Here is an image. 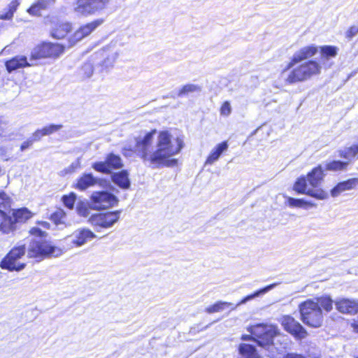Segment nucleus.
Listing matches in <instances>:
<instances>
[{"label":"nucleus","instance_id":"f257e3e1","mask_svg":"<svg viewBox=\"0 0 358 358\" xmlns=\"http://www.w3.org/2000/svg\"><path fill=\"white\" fill-rule=\"evenodd\" d=\"M184 143L182 138H174L168 131L152 129L141 132L123 148V155L131 157L135 155L145 164L153 168L173 167L178 160L174 157L178 155Z\"/></svg>","mask_w":358,"mask_h":358},{"label":"nucleus","instance_id":"f03ea898","mask_svg":"<svg viewBox=\"0 0 358 358\" xmlns=\"http://www.w3.org/2000/svg\"><path fill=\"white\" fill-rule=\"evenodd\" d=\"M31 235L36 238L32 240L27 249V256L29 258L43 259L47 257H58L62 255V250L44 239L46 233L39 228L33 227L30 230Z\"/></svg>","mask_w":358,"mask_h":358},{"label":"nucleus","instance_id":"7ed1b4c3","mask_svg":"<svg viewBox=\"0 0 358 358\" xmlns=\"http://www.w3.org/2000/svg\"><path fill=\"white\" fill-rule=\"evenodd\" d=\"M291 69L285 82L288 84H294L305 82L313 76L319 75L322 66L316 61L309 60Z\"/></svg>","mask_w":358,"mask_h":358},{"label":"nucleus","instance_id":"20e7f679","mask_svg":"<svg viewBox=\"0 0 358 358\" xmlns=\"http://www.w3.org/2000/svg\"><path fill=\"white\" fill-rule=\"evenodd\" d=\"M301 320L307 326L313 328L320 327L323 322L322 311L318 303L314 299H308L299 306Z\"/></svg>","mask_w":358,"mask_h":358},{"label":"nucleus","instance_id":"39448f33","mask_svg":"<svg viewBox=\"0 0 358 358\" xmlns=\"http://www.w3.org/2000/svg\"><path fill=\"white\" fill-rule=\"evenodd\" d=\"M110 0H76L73 4V11L78 17H88L103 10Z\"/></svg>","mask_w":358,"mask_h":358},{"label":"nucleus","instance_id":"423d86ee","mask_svg":"<svg viewBox=\"0 0 358 358\" xmlns=\"http://www.w3.org/2000/svg\"><path fill=\"white\" fill-rule=\"evenodd\" d=\"M26 248L24 245L14 247L1 260L0 266L3 269L20 271L25 267V264L20 259L25 255Z\"/></svg>","mask_w":358,"mask_h":358},{"label":"nucleus","instance_id":"0eeeda50","mask_svg":"<svg viewBox=\"0 0 358 358\" xmlns=\"http://www.w3.org/2000/svg\"><path fill=\"white\" fill-rule=\"evenodd\" d=\"M251 333L257 337L259 346L266 348L273 343V338L278 334V329L272 324H259L251 327Z\"/></svg>","mask_w":358,"mask_h":358},{"label":"nucleus","instance_id":"6e6552de","mask_svg":"<svg viewBox=\"0 0 358 358\" xmlns=\"http://www.w3.org/2000/svg\"><path fill=\"white\" fill-rule=\"evenodd\" d=\"M96 238V234L87 228H80L64 239L68 248H80Z\"/></svg>","mask_w":358,"mask_h":358},{"label":"nucleus","instance_id":"1a4fd4ad","mask_svg":"<svg viewBox=\"0 0 358 358\" xmlns=\"http://www.w3.org/2000/svg\"><path fill=\"white\" fill-rule=\"evenodd\" d=\"M117 198L111 193L94 192L90 196V207L96 210H104L117 205Z\"/></svg>","mask_w":358,"mask_h":358},{"label":"nucleus","instance_id":"9d476101","mask_svg":"<svg viewBox=\"0 0 358 358\" xmlns=\"http://www.w3.org/2000/svg\"><path fill=\"white\" fill-rule=\"evenodd\" d=\"M64 50V47L59 43H43L35 47L31 52L33 59L58 57Z\"/></svg>","mask_w":358,"mask_h":358},{"label":"nucleus","instance_id":"9b49d317","mask_svg":"<svg viewBox=\"0 0 358 358\" xmlns=\"http://www.w3.org/2000/svg\"><path fill=\"white\" fill-rule=\"evenodd\" d=\"M120 213V210L96 213L90 217L89 222L95 228L108 229L118 221Z\"/></svg>","mask_w":358,"mask_h":358},{"label":"nucleus","instance_id":"f8f14e48","mask_svg":"<svg viewBox=\"0 0 358 358\" xmlns=\"http://www.w3.org/2000/svg\"><path fill=\"white\" fill-rule=\"evenodd\" d=\"M281 324L285 330L297 339H303L307 336L306 330L294 317L289 315H285L281 318Z\"/></svg>","mask_w":358,"mask_h":358},{"label":"nucleus","instance_id":"ddd939ff","mask_svg":"<svg viewBox=\"0 0 358 358\" xmlns=\"http://www.w3.org/2000/svg\"><path fill=\"white\" fill-rule=\"evenodd\" d=\"M317 51V47L314 45H307L298 50L292 55L290 62L287 65L286 69L284 71L291 69V68L302 61L311 58Z\"/></svg>","mask_w":358,"mask_h":358},{"label":"nucleus","instance_id":"4468645a","mask_svg":"<svg viewBox=\"0 0 358 358\" xmlns=\"http://www.w3.org/2000/svg\"><path fill=\"white\" fill-rule=\"evenodd\" d=\"M103 22V20L97 19L80 27L70 38L71 45L90 35L95 29Z\"/></svg>","mask_w":358,"mask_h":358},{"label":"nucleus","instance_id":"2eb2a0df","mask_svg":"<svg viewBox=\"0 0 358 358\" xmlns=\"http://www.w3.org/2000/svg\"><path fill=\"white\" fill-rule=\"evenodd\" d=\"M338 311L343 314H355L358 312V301L347 298H339L334 301Z\"/></svg>","mask_w":358,"mask_h":358},{"label":"nucleus","instance_id":"dca6fc26","mask_svg":"<svg viewBox=\"0 0 358 358\" xmlns=\"http://www.w3.org/2000/svg\"><path fill=\"white\" fill-rule=\"evenodd\" d=\"M104 183L103 180L94 177L92 173H86L78 179L76 187L80 190H85L96 185L103 186Z\"/></svg>","mask_w":358,"mask_h":358},{"label":"nucleus","instance_id":"f3484780","mask_svg":"<svg viewBox=\"0 0 358 358\" xmlns=\"http://www.w3.org/2000/svg\"><path fill=\"white\" fill-rule=\"evenodd\" d=\"M358 186V178H351L339 182L331 190L332 197L338 196L342 192L355 189Z\"/></svg>","mask_w":358,"mask_h":358},{"label":"nucleus","instance_id":"a211bd4d","mask_svg":"<svg viewBox=\"0 0 358 358\" xmlns=\"http://www.w3.org/2000/svg\"><path fill=\"white\" fill-rule=\"evenodd\" d=\"M277 283L271 284L262 289H260L259 290L255 292L253 294L246 296L242 300H241L237 304L234 305V303H232L231 306H227V308H230L231 310H236L238 306L242 304H245L248 301L252 300L256 297L264 295L265 294L275 288L277 286Z\"/></svg>","mask_w":358,"mask_h":358},{"label":"nucleus","instance_id":"6ab92c4d","mask_svg":"<svg viewBox=\"0 0 358 358\" xmlns=\"http://www.w3.org/2000/svg\"><path fill=\"white\" fill-rule=\"evenodd\" d=\"M228 143L227 141L222 142L217 144L210 152V155L206 159L205 164H213L215 162H217L221 155L227 150L228 149Z\"/></svg>","mask_w":358,"mask_h":358},{"label":"nucleus","instance_id":"aec40b11","mask_svg":"<svg viewBox=\"0 0 358 358\" xmlns=\"http://www.w3.org/2000/svg\"><path fill=\"white\" fill-rule=\"evenodd\" d=\"M29 66L30 64L27 62V57L22 55H17L6 62V69L8 72Z\"/></svg>","mask_w":358,"mask_h":358},{"label":"nucleus","instance_id":"412c9836","mask_svg":"<svg viewBox=\"0 0 358 358\" xmlns=\"http://www.w3.org/2000/svg\"><path fill=\"white\" fill-rule=\"evenodd\" d=\"M324 176L323 168L322 166H318L308 173L307 180L311 187H317L323 180Z\"/></svg>","mask_w":358,"mask_h":358},{"label":"nucleus","instance_id":"4be33fe9","mask_svg":"<svg viewBox=\"0 0 358 358\" xmlns=\"http://www.w3.org/2000/svg\"><path fill=\"white\" fill-rule=\"evenodd\" d=\"M55 0H37L27 9V13L33 16H40L41 11L45 10L50 4L54 3Z\"/></svg>","mask_w":358,"mask_h":358},{"label":"nucleus","instance_id":"5701e85b","mask_svg":"<svg viewBox=\"0 0 358 358\" xmlns=\"http://www.w3.org/2000/svg\"><path fill=\"white\" fill-rule=\"evenodd\" d=\"M71 29V24L69 22H58L51 30V36L57 39L64 38Z\"/></svg>","mask_w":358,"mask_h":358},{"label":"nucleus","instance_id":"b1692460","mask_svg":"<svg viewBox=\"0 0 358 358\" xmlns=\"http://www.w3.org/2000/svg\"><path fill=\"white\" fill-rule=\"evenodd\" d=\"M62 128V124H50L41 129H37L34 133V138L36 141H39L43 136L50 135L55 132H57Z\"/></svg>","mask_w":358,"mask_h":358},{"label":"nucleus","instance_id":"393cba45","mask_svg":"<svg viewBox=\"0 0 358 358\" xmlns=\"http://www.w3.org/2000/svg\"><path fill=\"white\" fill-rule=\"evenodd\" d=\"M13 217H10L13 223V230L15 229V222H22L31 217L32 213L26 208L15 210L13 213Z\"/></svg>","mask_w":358,"mask_h":358},{"label":"nucleus","instance_id":"a878e982","mask_svg":"<svg viewBox=\"0 0 358 358\" xmlns=\"http://www.w3.org/2000/svg\"><path fill=\"white\" fill-rule=\"evenodd\" d=\"M238 358H258L255 348L250 344L241 343L238 347Z\"/></svg>","mask_w":358,"mask_h":358},{"label":"nucleus","instance_id":"bb28decb","mask_svg":"<svg viewBox=\"0 0 358 358\" xmlns=\"http://www.w3.org/2000/svg\"><path fill=\"white\" fill-rule=\"evenodd\" d=\"M112 180L114 183L123 189H127L130 186V181L128 178V173L126 171H122L119 173H115L112 176Z\"/></svg>","mask_w":358,"mask_h":358},{"label":"nucleus","instance_id":"cd10ccee","mask_svg":"<svg viewBox=\"0 0 358 358\" xmlns=\"http://www.w3.org/2000/svg\"><path fill=\"white\" fill-rule=\"evenodd\" d=\"M202 87L201 85L192 83H188L182 86L177 94L178 97L188 96L193 93H199L201 92Z\"/></svg>","mask_w":358,"mask_h":358},{"label":"nucleus","instance_id":"c85d7f7f","mask_svg":"<svg viewBox=\"0 0 358 358\" xmlns=\"http://www.w3.org/2000/svg\"><path fill=\"white\" fill-rule=\"evenodd\" d=\"M21 0H12L8 5L5 12L0 13V20H10L13 18L14 13L20 5Z\"/></svg>","mask_w":358,"mask_h":358},{"label":"nucleus","instance_id":"c756f323","mask_svg":"<svg viewBox=\"0 0 358 358\" xmlns=\"http://www.w3.org/2000/svg\"><path fill=\"white\" fill-rule=\"evenodd\" d=\"M287 203L292 208H301L304 209L315 206V205L310 201H308L302 199H294L289 196L287 197Z\"/></svg>","mask_w":358,"mask_h":358},{"label":"nucleus","instance_id":"7c9ffc66","mask_svg":"<svg viewBox=\"0 0 358 358\" xmlns=\"http://www.w3.org/2000/svg\"><path fill=\"white\" fill-rule=\"evenodd\" d=\"M13 223L10 218H6L5 213L0 210V230L3 233L8 234L13 231Z\"/></svg>","mask_w":358,"mask_h":358},{"label":"nucleus","instance_id":"2f4dec72","mask_svg":"<svg viewBox=\"0 0 358 358\" xmlns=\"http://www.w3.org/2000/svg\"><path fill=\"white\" fill-rule=\"evenodd\" d=\"M106 160L110 171H111V169H120L123 166L122 159L120 156L113 153L109 154L107 156Z\"/></svg>","mask_w":358,"mask_h":358},{"label":"nucleus","instance_id":"473e14b6","mask_svg":"<svg viewBox=\"0 0 358 358\" xmlns=\"http://www.w3.org/2000/svg\"><path fill=\"white\" fill-rule=\"evenodd\" d=\"M318 303L320 308H323L327 312H330L333 308V300L329 296H322L314 299Z\"/></svg>","mask_w":358,"mask_h":358},{"label":"nucleus","instance_id":"72a5a7b5","mask_svg":"<svg viewBox=\"0 0 358 358\" xmlns=\"http://www.w3.org/2000/svg\"><path fill=\"white\" fill-rule=\"evenodd\" d=\"M232 303L226 302V301H217L213 305L209 306L206 308L205 311L209 314L218 313L223 311L227 308V306H231Z\"/></svg>","mask_w":358,"mask_h":358},{"label":"nucleus","instance_id":"f704fd0d","mask_svg":"<svg viewBox=\"0 0 358 358\" xmlns=\"http://www.w3.org/2000/svg\"><path fill=\"white\" fill-rule=\"evenodd\" d=\"M306 194L319 200H325L329 197V194L326 191L313 187L308 189Z\"/></svg>","mask_w":358,"mask_h":358},{"label":"nucleus","instance_id":"c9c22d12","mask_svg":"<svg viewBox=\"0 0 358 358\" xmlns=\"http://www.w3.org/2000/svg\"><path fill=\"white\" fill-rule=\"evenodd\" d=\"M307 179L305 177L299 178L294 185V189L299 194H307L310 187L307 186Z\"/></svg>","mask_w":358,"mask_h":358},{"label":"nucleus","instance_id":"e433bc0d","mask_svg":"<svg viewBox=\"0 0 358 358\" xmlns=\"http://www.w3.org/2000/svg\"><path fill=\"white\" fill-rule=\"evenodd\" d=\"M348 164V162H343L341 161H332L330 162H327L325 164V168L327 170L337 171L345 169Z\"/></svg>","mask_w":358,"mask_h":358},{"label":"nucleus","instance_id":"4c0bfd02","mask_svg":"<svg viewBox=\"0 0 358 358\" xmlns=\"http://www.w3.org/2000/svg\"><path fill=\"white\" fill-rule=\"evenodd\" d=\"M94 73L93 65L90 63H85L79 70V75L83 79L89 78Z\"/></svg>","mask_w":358,"mask_h":358},{"label":"nucleus","instance_id":"58836bf2","mask_svg":"<svg viewBox=\"0 0 358 358\" xmlns=\"http://www.w3.org/2000/svg\"><path fill=\"white\" fill-rule=\"evenodd\" d=\"M322 57H334L337 55L338 48L334 46L324 45L320 47Z\"/></svg>","mask_w":358,"mask_h":358},{"label":"nucleus","instance_id":"ea45409f","mask_svg":"<svg viewBox=\"0 0 358 358\" xmlns=\"http://www.w3.org/2000/svg\"><path fill=\"white\" fill-rule=\"evenodd\" d=\"M51 219L57 225L64 224L66 219V213L62 209H58L51 215Z\"/></svg>","mask_w":358,"mask_h":358},{"label":"nucleus","instance_id":"a19ab883","mask_svg":"<svg viewBox=\"0 0 358 358\" xmlns=\"http://www.w3.org/2000/svg\"><path fill=\"white\" fill-rule=\"evenodd\" d=\"M92 168L98 171L103 173H110V169H108L106 160L105 162H94L92 165Z\"/></svg>","mask_w":358,"mask_h":358},{"label":"nucleus","instance_id":"79ce46f5","mask_svg":"<svg viewBox=\"0 0 358 358\" xmlns=\"http://www.w3.org/2000/svg\"><path fill=\"white\" fill-rule=\"evenodd\" d=\"M76 196L75 194L71 193L69 195H64L62 197V201L66 207L69 209H72L73 208L75 201H76Z\"/></svg>","mask_w":358,"mask_h":358},{"label":"nucleus","instance_id":"37998d69","mask_svg":"<svg viewBox=\"0 0 358 358\" xmlns=\"http://www.w3.org/2000/svg\"><path fill=\"white\" fill-rule=\"evenodd\" d=\"M76 211L78 215L83 217H87L90 213L87 205L83 202L78 203L76 206Z\"/></svg>","mask_w":358,"mask_h":358},{"label":"nucleus","instance_id":"c03bdc74","mask_svg":"<svg viewBox=\"0 0 358 358\" xmlns=\"http://www.w3.org/2000/svg\"><path fill=\"white\" fill-rule=\"evenodd\" d=\"M231 106L229 101H224L221 106L220 113V115L224 117H228L231 113Z\"/></svg>","mask_w":358,"mask_h":358},{"label":"nucleus","instance_id":"a18cd8bd","mask_svg":"<svg viewBox=\"0 0 358 358\" xmlns=\"http://www.w3.org/2000/svg\"><path fill=\"white\" fill-rule=\"evenodd\" d=\"M358 34V27L352 26L345 32V37L350 40Z\"/></svg>","mask_w":358,"mask_h":358},{"label":"nucleus","instance_id":"49530a36","mask_svg":"<svg viewBox=\"0 0 358 358\" xmlns=\"http://www.w3.org/2000/svg\"><path fill=\"white\" fill-rule=\"evenodd\" d=\"M9 201V196L3 191L0 190V206L8 204Z\"/></svg>","mask_w":358,"mask_h":358},{"label":"nucleus","instance_id":"de8ad7c7","mask_svg":"<svg viewBox=\"0 0 358 358\" xmlns=\"http://www.w3.org/2000/svg\"><path fill=\"white\" fill-rule=\"evenodd\" d=\"M8 121L3 117L0 116V136L8 129Z\"/></svg>","mask_w":358,"mask_h":358},{"label":"nucleus","instance_id":"09e8293b","mask_svg":"<svg viewBox=\"0 0 358 358\" xmlns=\"http://www.w3.org/2000/svg\"><path fill=\"white\" fill-rule=\"evenodd\" d=\"M118 57L117 52H115L111 54V55L107 58L106 60L104 61V64L106 66H111L115 62Z\"/></svg>","mask_w":358,"mask_h":358},{"label":"nucleus","instance_id":"8fccbe9b","mask_svg":"<svg viewBox=\"0 0 358 358\" xmlns=\"http://www.w3.org/2000/svg\"><path fill=\"white\" fill-rule=\"evenodd\" d=\"M34 141H36L34 140V134H33L31 139H29L22 143V144L21 145V150H24L27 149L29 146H31L32 145L33 142H34Z\"/></svg>","mask_w":358,"mask_h":358},{"label":"nucleus","instance_id":"3c124183","mask_svg":"<svg viewBox=\"0 0 358 358\" xmlns=\"http://www.w3.org/2000/svg\"><path fill=\"white\" fill-rule=\"evenodd\" d=\"M284 358H306L304 356L296 354V353H289Z\"/></svg>","mask_w":358,"mask_h":358},{"label":"nucleus","instance_id":"603ef678","mask_svg":"<svg viewBox=\"0 0 358 358\" xmlns=\"http://www.w3.org/2000/svg\"><path fill=\"white\" fill-rule=\"evenodd\" d=\"M352 327H353L355 331L358 332V317L357 319L353 320Z\"/></svg>","mask_w":358,"mask_h":358},{"label":"nucleus","instance_id":"864d4df0","mask_svg":"<svg viewBox=\"0 0 358 358\" xmlns=\"http://www.w3.org/2000/svg\"><path fill=\"white\" fill-rule=\"evenodd\" d=\"M248 337H249V336H243L242 339L246 340L248 338Z\"/></svg>","mask_w":358,"mask_h":358},{"label":"nucleus","instance_id":"5fc2aeb1","mask_svg":"<svg viewBox=\"0 0 358 358\" xmlns=\"http://www.w3.org/2000/svg\"><path fill=\"white\" fill-rule=\"evenodd\" d=\"M358 358V357H357Z\"/></svg>","mask_w":358,"mask_h":358}]
</instances>
